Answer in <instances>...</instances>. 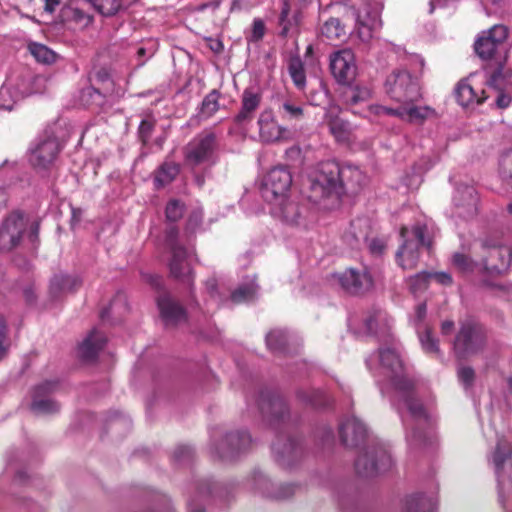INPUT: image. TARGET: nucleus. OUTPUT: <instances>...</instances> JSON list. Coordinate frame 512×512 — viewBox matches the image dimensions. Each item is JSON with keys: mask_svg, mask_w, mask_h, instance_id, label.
Wrapping results in <instances>:
<instances>
[{"mask_svg": "<svg viewBox=\"0 0 512 512\" xmlns=\"http://www.w3.org/2000/svg\"><path fill=\"white\" fill-rule=\"evenodd\" d=\"M177 238L178 230L175 227L169 228L166 232V243L171 250L170 273L177 279L189 282L192 270L188 260V252L178 243Z\"/></svg>", "mask_w": 512, "mask_h": 512, "instance_id": "nucleus-10", "label": "nucleus"}, {"mask_svg": "<svg viewBox=\"0 0 512 512\" xmlns=\"http://www.w3.org/2000/svg\"><path fill=\"white\" fill-rule=\"evenodd\" d=\"M385 89L399 103L415 102L421 97L417 80L405 70L393 71L385 81Z\"/></svg>", "mask_w": 512, "mask_h": 512, "instance_id": "nucleus-8", "label": "nucleus"}, {"mask_svg": "<svg viewBox=\"0 0 512 512\" xmlns=\"http://www.w3.org/2000/svg\"><path fill=\"white\" fill-rule=\"evenodd\" d=\"M419 340L422 349L427 354H431L436 357L441 356L438 340L433 336L432 331L429 328H426L424 332H419Z\"/></svg>", "mask_w": 512, "mask_h": 512, "instance_id": "nucleus-51", "label": "nucleus"}, {"mask_svg": "<svg viewBox=\"0 0 512 512\" xmlns=\"http://www.w3.org/2000/svg\"><path fill=\"white\" fill-rule=\"evenodd\" d=\"M488 85L493 90H512V70L500 65L489 77Z\"/></svg>", "mask_w": 512, "mask_h": 512, "instance_id": "nucleus-37", "label": "nucleus"}, {"mask_svg": "<svg viewBox=\"0 0 512 512\" xmlns=\"http://www.w3.org/2000/svg\"><path fill=\"white\" fill-rule=\"evenodd\" d=\"M205 287H206L207 292L211 296V298H213V299H215L217 301L220 300V297H219L218 292H217L218 283H217V280L215 278L208 279L206 281V283H205Z\"/></svg>", "mask_w": 512, "mask_h": 512, "instance_id": "nucleus-63", "label": "nucleus"}, {"mask_svg": "<svg viewBox=\"0 0 512 512\" xmlns=\"http://www.w3.org/2000/svg\"><path fill=\"white\" fill-rule=\"evenodd\" d=\"M259 138L263 143L287 142L291 139L289 129L279 124L272 109H264L257 119Z\"/></svg>", "mask_w": 512, "mask_h": 512, "instance_id": "nucleus-13", "label": "nucleus"}, {"mask_svg": "<svg viewBox=\"0 0 512 512\" xmlns=\"http://www.w3.org/2000/svg\"><path fill=\"white\" fill-rule=\"evenodd\" d=\"M216 147L215 135L202 134L190 141L185 148V158L188 164L196 166L210 162Z\"/></svg>", "mask_w": 512, "mask_h": 512, "instance_id": "nucleus-14", "label": "nucleus"}, {"mask_svg": "<svg viewBox=\"0 0 512 512\" xmlns=\"http://www.w3.org/2000/svg\"><path fill=\"white\" fill-rule=\"evenodd\" d=\"M88 4L87 0H69L61 10L62 17L79 28H86L93 21L92 15L85 9Z\"/></svg>", "mask_w": 512, "mask_h": 512, "instance_id": "nucleus-25", "label": "nucleus"}, {"mask_svg": "<svg viewBox=\"0 0 512 512\" xmlns=\"http://www.w3.org/2000/svg\"><path fill=\"white\" fill-rule=\"evenodd\" d=\"M480 253L482 255L481 265L483 272L489 275H500L508 269L511 261L509 247L482 242Z\"/></svg>", "mask_w": 512, "mask_h": 512, "instance_id": "nucleus-12", "label": "nucleus"}, {"mask_svg": "<svg viewBox=\"0 0 512 512\" xmlns=\"http://www.w3.org/2000/svg\"><path fill=\"white\" fill-rule=\"evenodd\" d=\"M259 406L262 414L269 418L270 422L284 420L288 414L287 405L279 396L263 395Z\"/></svg>", "mask_w": 512, "mask_h": 512, "instance_id": "nucleus-27", "label": "nucleus"}, {"mask_svg": "<svg viewBox=\"0 0 512 512\" xmlns=\"http://www.w3.org/2000/svg\"><path fill=\"white\" fill-rule=\"evenodd\" d=\"M339 433L345 446L356 447L366 438L367 428L360 419L351 416L341 423Z\"/></svg>", "mask_w": 512, "mask_h": 512, "instance_id": "nucleus-23", "label": "nucleus"}, {"mask_svg": "<svg viewBox=\"0 0 512 512\" xmlns=\"http://www.w3.org/2000/svg\"><path fill=\"white\" fill-rule=\"evenodd\" d=\"M486 344L484 328L473 319L460 323L459 331L453 342V350L458 358L464 359L478 354Z\"/></svg>", "mask_w": 512, "mask_h": 512, "instance_id": "nucleus-5", "label": "nucleus"}, {"mask_svg": "<svg viewBox=\"0 0 512 512\" xmlns=\"http://www.w3.org/2000/svg\"><path fill=\"white\" fill-rule=\"evenodd\" d=\"M28 51L37 62L42 64L50 65L55 63L57 60V54L46 45L41 43H29Z\"/></svg>", "mask_w": 512, "mask_h": 512, "instance_id": "nucleus-43", "label": "nucleus"}, {"mask_svg": "<svg viewBox=\"0 0 512 512\" xmlns=\"http://www.w3.org/2000/svg\"><path fill=\"white\" fill-rule=\"evenodd\" d=\"M501 2L502 0H481L487 14L495 12L500 7Z\"/></svg>", "mask_w": 512, "mask_h": 512, "instance_id": "nucleus-64", "label": "nucleus"}, {"mask_svg": "<svg viewBox=\"0 0 512 512\" xmlns=\"http://www.w3.org/2000/svg\"><path fill=\"white\" fill-rule=\"evenodd\" d=\"M496 93L495 96V103L497 107L504 109L507 108L511 101H512V90L511 91H505V90H494Z\"/></svg>", "mask_w": 512, "mask_h": 512, "instance_id": "nucleus-56", "label": "nucleus"}, {"mask_svg": "<svg viewBox=\"0 0 512 512\" xmlns=\"http://www.w3.org/2000/svg\"><path fill=\"white\" fill-rule=\"evenodd\" d=\"M508 37V28L504 25H494L476 39L474 48L476 54L481 59H490L493 57L498 46Z\"/></svg>", "mask_w": 512, "mask_h": 512, "instance_id": "nucleus-17", "label": "nucleus"}, {"mask_svg": "<svg viewBox=\"0 0 512 512\" xmlns=\"http://www.w3.org/2000/svg\"><path fill=\"white\" fill-rule=\"evenodd\" d=\"M265 33V25L261 19H254L251 33L252 41H259Z\"/></svg>", "mask_w": 512, "mask_h": 512, "instance_id": "nucleus-59", "label": "nucleus"}, {"mask_svg": "<svg viewBox=\"0 0 512 512\" xmlns=\"http://www.w3.org/2000/svg\"><path fill=\"white\" fill-rule=\"evenodd\" d=\"M249 484L252 489L259 492L261 495L276 500L287 499L296 491V486L291 484L281 485L275 488L270 479L261 472H255L249 480Z\"/></svg>", "mask_w": 512, "mask_h": 512, "instance_id": "nucleus-20", "label": "nucleus"}, {"mask_svg": "<svg viewBox=\"0 0 512 512\" xmlns=\"http://www.w3.org/2000/svg\"><path fill=\"white\" fill-rule=\"evenodd\" d=\"M93 80L101 84L99 88L93 86L83 89L81 99L86 105L100 106L104 102V95L112 92V81L109 72L101 68L94 73Z\"/></svg>", "mask_w": 512, "mask_h": 512, "instance_id": "nucleus-21", "label": "nucleus"}, {"mask_svg": "<svg viewBox=\"0 0 512 512\" xmlns=\"http://www.w3.org/2000/svg\"><path fill=\"white\" fill-rule=\"evenodd\" d=\"M340 286L350 294H360L368 291L373 286L370 273L366 270L348 268L342 273L335 274Z\"/></svg>", "mask_w": 512, "mask_h": 512, "instance_id": "nucleus-18", "label": "nucleus"}, {"mask_svg": "<svg viewBox=\"0 0 512 512\" xmlns=\"http://www.w3.org/2000/svg\"><path fill=\"white\" fill-rule=\"evenodd\" d=\"M435 506V500L423 494L411 495L406 499V509L408 512H431Z\"/></svg>", "mask_w": 512, "mask_h": 512, "instance_id": "nucleus-42", "label": "nucleus"}, {"mask_svg": "<svg viewBox=\"0 0 512 512\" xmlns=\"http://www.w3.org/2000/svg\"><path fill=\"white\" fill-rule=\"evenodd\" d=\"M340 172L341 193L344 189L355 192L366 183V176L357 167L351 165L340 166Z\"/></svg>", "mask_w": 512, "mask_h": 512, "instance_id": "nucleus-32", "label": "nucleus"}, {"mask_svg": "<svg viewBox=\"0 0 512 512\" xmlns=\"http://www.w3.org/2000/svg\"><path fill=\"white\" fill-rule=\"evenodd\" d=\"M498 175L502 183L512 189V149L501 154L498 162Z\"/></svg>", "mask_w": 512, "mask_h": 512, "instance_id": "nucleus-45", "label": "nucleus"}, {"mask_svg": "<svg viewBox=\"0 0 512 512\" xmlns=\"http://www.w3.org/2000/svg\"><path fill=\"white\" fill-rule=\"evenodd\" d=\"M105 343L106 337L94 329L80 344V357L87 361L95 359L98 352L104 347Z\"/></svg>", "mask_w": 512, "mask_h": 512, "instance_id": "nucleus-34", "label": "nucleus"}, {"mask_svg": "<svg viewBox=\"0 0 512 512\" xmlns=\"http://www.w3.org/2000/svg\"><path fill=\"white\" fill-rule=\"evenodd\" d=\"M203 219L202 209H196L189 215L187 220V230L195 232V230L201 225Z\"/></svg>", "mask_w": 512, "mask_h": 512, "instance_id": "nucleus-57", "label": "nucleus"}, {"mask_svg": "<svg viewBox=\"0 0 512 512\" xmlns=\"http://www.w3.org/2000/svg\"><path fill=\"white\" fill-rule=\"evenodd\" d=\"M158 307L167 325H174L185 319L184 309L167 295L158 299Z\"/></svg>", "mask_w": 512, "mask_h": 512, "instance_id": "nucleus-33", "label": "nucleus"}, {"mask_svg": "<svg viewBox=\"0 0 512 512\" xmlns=\"http://www.w3.org/2000/svg\"><path fill=\"white\" fill-rule=\"evenodd\" d=\"M262 92L256 87H247L241 95V108L234 118L238 125L251 122L262 102Z\"/></svg>", "mask_w": 512, "mask_h": 512, "instance_id": "nucleus-22", "label": "nucleus"}, {"mask_svg": "<svg viewBox=\"0 0 512 512\" xmlns=\"http://www.w3.org/2000/svg\"><path fill=\"white\" fill-rule=\"evenodd\" d=\"M325 120L329 126L330 133L338 142H347L350 139V125L347 121L333 115L330 111L325 114Z\"/></svg>", "mask_w": 512, "mask_h": 512, "instance_id": "nucleus-35", "label": "nucleus"}, {"mask_svg": "<svg viewBox=\"0 0 512 512\" xmlns=\"http://www.w3.org/2000/svg\"><path fill=\"white\" fill-rule=\"evenodd\" d=\"M153 127L154 123L148 119L142 120V122L140 123L139 136L144 143H146L149 140Z\"/></svg>", "mask_w": 512, "mask_h": 512, "instance_id": "nucleus-58", "label": "nucleus"}, {"mask_svg": "<svg viewBox=\"0 0 512 512\" xmlns=\"http://www.w3.org/2000/svg\"><path fill=\"white\" fill-rule=\"evenodd\" d=\"M273 452L277 462L283 466H289L294 460H296L301 449L293 439L277 440L273 444Z\"/></svg>", "mask_w": 512, "mask_h": 512, "instance_id": "nucleus-30", "label": "nucleus"}, {"mask_svg": "<svg viewBox=\"0 0 512 512\" xmlns=\"http://www.w3.org/2000/svg\"><path fill=\"white\" fill-rule=\"evenodd\" d=\"M430 279V273L422 271L408 279L409 288L413 293L426 289Z\"/></svg>", "mask_w": 512, "mask_h": 512, "instance_id": "nucleus-53", "label": "nucleus"}, {"mask_svg": "<svg viewBox=\"0 0 512 512\" xmlns=\"http://www.w3.org/2000/svg\"><path fill=\"white\" fill-rule=\"evenodd\" d=\"M385 241L379 238L371 239L369 242V250L372 254L380 255L385 250Z\"/></svg>", "mask_w": 512, "mask_h": 512, "instance_id": "nucleus-61", "label": "nucleus"}, {"mask_svg": "<svg viewBox=\"0 0 512 512\" xmlns=\"http://www.w3.org/2000/svg\"><path fill=\"white\" fill-rule=\"evenodd\" d=\"M103 16L117 14L122 8V0H87Z\"/></svg>", "mask_w": 512, "mask_h": 512, "instance_id": "nucleus-47", "label": "nucleus"}, {"mask_svg": "<svg viewBox=\"0 0 512 512\" xmlns=\"http://www.w3.org/2000/svg\"><path fill=\"white\" fill-rule=\"evenodd\" d=\"M178 173H179V166L176 163L166 162L160 167V169L155 177V182L159 186H164V185L172 182L176 178Z\"/></svg>", "mask_w": 512, "mask_h": 512, "instance_id": "nucleus-49", "label": "nucleus"}, {"mask_svg": "<svg viewBox=\"0 0 512 512\" xmlns=\"http://www.w3.org/2000/svg\"><path fill=\"white\" fill-rule=\"evenodd\" d=\"M457 207L463 208L467 215H473L477 210L478 195L473 186L460 185L453 196Z\"/></svg>", "mask_w": 512, "mask_h": 512, "instance_id": "nucleus-31", "label": "nucleus"}, {"mask_svg": "<svg viewBox=\"0 0 512 512\" xmlns=\"http://www.w3.org/2000/svg\"><path fill=\"white\" fill-rule=\"evenodd\" d=\"M452 264L456 269L465 274L472 273L478 267L476 261L459 252L453 254Z\"/></svg>", "mask_w": 512, "mask_h": 512, "instance_id": "nucleus-52", "label": "nucleus"}, {"mask_svg": "<svg viewBox=\"0 0 512 512\" xmlns=\"http://www.w3.org/2000/svg\"><path fill=\"white\" fill-rule=\"evenodd\" d=\"M511 458L512 448L510 443L503 438L499 439L495 450L492 452L491 461L498 480L500 498H502V493L504 490L503 471L505 467L511 463Z\"/></svg>", "mask_w": 512, "mask_h": 512, "instance_id": "nucleus-24", "label": "nucleus"}, {"mask_svg": "<svg viewBox=\"0 0 512 512\" xmlns=\"http://www.w3.org/2000/svg\"><path fill=\"white\" fill-rule=\"evenodd\" d=\"M459 381L464 385L465 388H469L473 385L475 379V372L469 366H461L458 368Z\"/></svg>", "mask_w": 512, "mask_h": 512, "instance_id": "nucleus-55", "label": "nucleus"}, {"mask_svg": "<svg viewBox=\"0 0 512 512\" xmlns=\"http://www.w3.org/2000/svg\"><path fill=\"white\" fill-rule=\"evenodd\" d=\"M28 227V220L20 211L8 214L0 226V249L12 250L21 242Z\"/></svg>", "mask_w": 512, "mask_h": 512, "instance_id": "nucleus-11", "label": "nucleus"}, {"mask_svg": "<svg viewBox=\"0 0 512 512\" xmlns=\"http://www.w3.org/2000/svg\"><path fill=\"white\" fill-rule=\"evenodd\" d=\"M278 113L284 121H299L304 117L303 106L291 99H284L279 104Z\"/></svg>", "mask_w": 512, "mask_h": 512, "instance_id": "nucleus-39", "label": "nucleus"}, {"mask_svg": "<svg viewBox=\"0 0 512 512\" xmlns=\"http://www.w3.org/2000/svg\"><path fill=\"white\" fill-rule=\"evenodd\" d=\"M289 340L288 333L281 329L272 330L266 337L267 346L273 352L285 351Z\"/></svg>", "mask_w": 512, "mask_h": 512, "instance_id": "nucleus-46", "label": "nucleus"}, {"mask_svg": "<svg viewBox=\"0 0 512 512\" xmlns=\"http://www.w3.org/2000/svg\"><path fill=\"white\" fill-rule=\"evenodd\" d=\"M341 93L342 103L352 109L353 107L368 102L372 97V90L367 85L355 84L349 85Z\"/></svg>", "mask_w": 512, "mask_h": 512, "instance_id": "nucleus-29", "label": "nucleus"}, {"mask_svg": "<svg viewBox=\"0 0 512 512\" xmlns=\"http://www.w3.org/2000/svg\"><path fill=\"white\" fill-rule=\"evenodd\" d=\"M63 145L52 128L45 129L30 145L28 161L38 172L50 170L56 163Z\"/></svg>", "mask_w": 512, "mask_h": 512, "instance_id": "nucleus-3", "label": "nucleus"}, {"mask_svg": "<svg viewBox=\"0 0 512 512\" xmlns=\"http://www.w3.org/2000/svg\"><path fill=\"white\" fill-rule=\"evenodd\" d=\"M330 70L340 84H350L356 76V64L353 52L342 49L330 56Z\"/></svg>", "mask_w": 512, "mask_h": 512, "instance_id": "nucleus-16", "label": "nucleus"}, {"mask_svg": "<svg viewBox=\"0 0 512 512\" xmlns=\"http://www.w3.org/2000/svg\"><path fill=\"white\" fill-rule=\"evenodd\" d=\"M184 213V205L178 200H171L166 206V217L169 221L179 220Z\"/></svg>", "mask_w": 512, "mask_h": 512, "instance_id": "nucleus-54", "label": "nucleus"}, {"mask_svg": "<svg viewBox=\"0 0 512 512\" xmlns=\"http://www.w3.org/2000/svg\"><path fill=\"white\" fill-rule=\"evenodd\" d=\"M375 358L380 361L383 369L394 374L393 383L399 394V401L407 408L410 419H403L406 429L411 428L412 431L407 433V442L410 447H418L425 443L429 436V432H420L414 430V425L423 427L428 423L429 416L423 405L414 397L411 380L404 376H399L402 371V361L395 349H381L377 355L371 356L366 360V365L371 369V361Z\"/></svg>", "mask_w": 512, "mask_h": 512, "instance_id": "nucleus-1", "label": "nucleus"}, {"mask_svg": "<svg viewBox=\"0 0 512 512\" xmlns=\"http://www.w3.org/2000/svg\"><path fill=\"white\" fill-rule=\"evenodd\" d=\"M426 224H415L411 229L402 227L400 236L402 243L396 252V261L404 270L414 269L419 261L420 248L430 247V240L426 238Z\"/></svg>", "mask_w": 512, "mask_h": 512, "instance_id": "nucleus-4", "label": "nucleus"}, {"mask_svg": "<svg viewBox=\"0 0 512 512\" xmlns=\"http://www.w3.org/2000/svg\"><path fill=\"white\" fill-rule=\"evenodd\" d=\"M340 165L336 162L328 161L322 163L310 180L309 198L313 202L341 194L340 185Z\"/></svg>", "mask_w": 512, "mask_h": 512, "instance_id": "nucleus-6", "label": "nucleus"}, {"mask_svg": "<svg viewBox=\"0 0 512 512\" xmlns=\"http://www.w3.org/2000/svg\"><path fill=\"white\" fill-rule=\"evenodd\" d=\"M401 104L398 108L372 105L370 106V111L375 115L395 116L408 122H422L434 114V110L428 106H416L414 102Z\"/></svg>", "mask_w": 512, "mask_h": 512, "instance_id": "nucleus-15", "label": "nucleus"}, {"mask_svg": "<svg viewBox=\"0 0 512 512\" xmlns=\"http://www.w3.org/2000/svg\"><path fill=\"white\" fill-rule=\"evenodd\" d=\"M25 94L17 90L11 83L0 88V110L11 111L14 105L23 99Z\"/></svg>", "mask_w": 512, "mask_h": 512, "instance_id": "nucleus-38", "label": "nucleus"}, {"mask_svg": "<svg viewBox=\"0 0 512 512\" xmlns=\"http://www.w3.org/2000/svg\"><path fill=\"white\" fill-rule=\"evenodd\" d=\"M258 292V285L253 281L240 285L235 289L230 299L235 304L245 303L253 300Z\"/></svg>", "mask_w": 512, "mask_h": 512, "instance_id": "nucleus-44", "label": "nucleus"}, {"mask_svg": "<svg viewBox=\"0 0 512 512\" xmlns=\"http://www.w3.org/2000/svg\"><path fill=\"white\" fill-rule=\"evenodd\" d=\"M289 74L295 86L302 90L306 84L304 65L299 58H292L289 62Z\"/></svg>", "mask_w": 512, "mask_h": 512, "instance_id": "nucleus-48", "label": "nucleus"}, {"mask_svg": "<svg viewBox=\"0 0 512 512\" xmlns=\"http://www.w3.org/2000/svg\"><path fill=\"white\" fill-rule=\"evenodd\" d=\"M6 337V321L0 315V359L5 355L7 347L4 345Z\"/></svg>", "mask_w": 512, "mask_h": 512, "instance_id": "nucleus-62", "label": "nucleus"}, {"mask_svg": "<svg viewBox=\"0 0 512 512\" xmlns=\"http://www.w3.org/2000/svg\"><path fill=\"white\" fill-rule=\"evenodd\" d=\"M251 438L246 432H231L225 435L219 445L214 447V453L223 460H232L240 452L248 449Z\"/></svg>", "mask_w": 512, "mask_h": 512, "instance_id": "nucleus-19", "label": "nucleus"}, {"mask_svg": "<svg viewBox=\"0 0 512 512\" xmlns=\"http://www.w3.org/2000/svg\"><path fill=\"white\" fill-rule=\"evenodd\" d=\"M292 184V176L286 167L272 168L263 180L261 194L268 203L274 205L273 213L282 217L288 223L298 219V207L287 200V194Z\"/></svg>", "mask_w": 512, "mask_h": 512, "instance_id": "nucleus-2", "label": "nucleus"}, {"mask_svg": "<svg viewBox=\"0 0 512 512\" xmlns=\"http://www.w3.org/2000/svg\"><path fill=\"white\" fill-rule=\"evenodd\" d=\"M301 13L298 9H292L287 1H283L282 9L279 17L282 26V34H287L290 28L300 23Z\"/></svg>", "mask_w": 512, "mask_h": 512, "instance_id": "nucleus-41", "label": "nucleus"}, {"mask_svg": "<svg viewBox=\"0 0 512 512\" xmlns=\"http://www.w3.org/2000/svg\"><path fill=\"white\" fill-rule=\"evenodd\" d=\"M52 382H45L35 388L31 411L35 415H51L57 413L60 405L51 398L44 397V394L50 392L53 388Z\"/></svg>", "mask_w": 512, "mask_h": 512, "instance_id": "nucleus-26", "label": "nucleus"}, {"mask_svg": "<svg viewBox=\"0 0 512 512\" xmlns=\"http://www.w3.org/2000/svg\"><path fill=\"white\" fill-rule=\"evenodd\" d=\"M391 466V455L382 446L369 447L355 461L356 472L362 477H374L389 470Z\"/></svg>", "mask_w": 512, "mask_h": 512, "instance_id": "nucleus-9", "label": "nucleus"}, {"mask_svg": "<svg viewBox=\"0 0 512 512\" xmlns=\"http://www.w3.org/2000/svg\"><path fill=\"white\" fill-rule=\"evenodd\" d=\"M380 10V5L370 0H357L354 4V34L360 41L368 42L373 37V32L380 28Z\"/></svg>", "mask_w": 512, "mask_h": 512, "instance_id": "nucleus-7", "label": "nucleus"}, {"mask_svg": "<svg viewBox=\"0 0 512 512\" xmlns=\"http://www.w3.org/2000/svg\"><path fill=\"white\" fill-rule=\"evenodd\" d=\"M220 93L212 90L202 101L200 114L204 118L212 117L219 110Z\"/></svg>", "mask_w": 512, "mask_h": 512, "instance_id": "nucleus-50", "label": "nucleus"}, {"mask_svg": "<svg viewBox=\"0 0 512 512\" xmlns=\"http://www.w3.org/2000/svg\"><path fill=\"white\" fill-rule=\"evenodd\" d=\"M430 279H434L443 286H451L453 283L452 276L447 272L430 273Z\"/></svg>", "mask_w": 512, "mask_h": 512, "instance_id": "nucleus-60", "label": "nucleus"}, {"mask_svg": "<svg viewBox=\"0 0 512 512\" xmlns=\"http://www.w3.org/2000/svg\"><path fill=\"white\" fill-rule=\"evenodd\" d=\"M455 95L458 103L463 107L481 104L487 98L484 90H476L467 79L458 83Z\"/></svg>", "mask_w": 512, "mask_h": 512, "instance_id": "nucleus-28", "label": "nucleus"}, {"mask_svg": "<svg viewBox=\"0 0 512 512\" xmlns=\"http://www.w3.org/2000/svg\"><path fill=\"white\" fill-rule=\"evenodd\" d=\"M320 33L322 37L327 40H340L346 36L344 25L338 18L331 17L326 20L320 27Z\"/></svg>", "mask_w": 512, "mask_h": 512, "instance_id": "nucleus-40", "label": "nucleus"}, {"mask_svg": "<svg viewBox=\"0 0 512 512\" xmlns=\"http://www.w3.org/2000/svg\"><path fill=\"white\" fill-rule=\"evenodd\" d=\"M81 285V280L76 276L57 274L50 283V292L53 296H58L64 292H71Z\"/></svg>", "mask_w": 512, "mask_h": 512, "instance_id": "nucleus-36", "label": "nucleus"}]
</instances>
